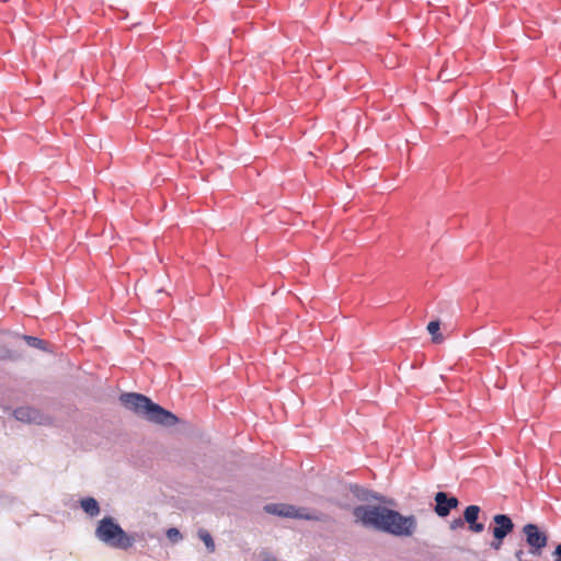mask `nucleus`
<instances>
[{"label":"nucleus","instance_id":"f257e3e1","mask_svg":"<svg viewBox=\"0 0 561 561\" xmlns=\"http://www.w3.org/2000/svg\"><path fill=\"white\" fill-rule=\"evenodd\" d=\"M355 523L366 528L400 538L413 537L417 531L415 515H403L400 512L378 504L358 505L353 510Z\"/></svg>","mask_w":561,"mask_h":561},{"label":"nucleus","instance_id":"f03ea898","mask_svg":"<svg viewBox=\"0 0 561 561\" xmlns=\"http://www.w3.org/2000/svg\"><path fill=\"white\" fill-rule=\"evenodd\" d=\"M119 399L126 409L144 416L149 422L172 426L179 421L173 413L152 402L144 394L134 392L123 393Z\"/></svg>","mask_w":561,"mask_h":561},{"label":"nucleus","instance_id":"7ed1b4c3","mask_svg":"<svg viewBox=\"0 0 561 561\" xmlns=\"http://www.w3.org/2000/svg\"><path fill=\"white\" fill-rule=\"evenodd\" d=\"M95 536L115 549L127 550L135 542V538L128 535L112 517H104L99 522Z\"/></svg>","mask_w":561,"mask_h":561},{"label":"nucleus","instance_id":"20e7f679","mask_svg":"<svg viewBox=\"0 0 561 561\" xmlns=\"http://www.w3.org/2000/svg\"><path fill=\"white\" fill-rule=\"evenodd\" d=\"M265 512L268 514L282 516V517H288V518H296V519H305V520H322L321 514L310 513L304 507H296L295 505L290 504H267L264 507Z\"/></svg>","mask_w":561,"mask_h":561},{"label":"nucleus","instance_id":"39448f33","mask_svg":"<svg viewBox=\"0 0 561 561\" xmlns=\"http://www.w3.org/2000/svg\"><path fill=\"white\" fill-rule=\"evenodd\" d=\"M523 534L525 535L526 542L530 548V553L540 556L542 549L548 543V536L545 531H541L535 524H526L523 527Z\"/></svg>","mask_w":561,"mask_h":561},{"label":"nucleus","instance_id":"423d86ee","mask_svg":"<svg viewBox=\"0 0 561 561\" xmlns=\"http://www.w3.org/2000/svg\"><path fill=\"white\" fill-rule=\"evenodd\" d=\"M435 513L440 516H447L453 508H456L459 504L455 496H448L445 492H437L435 495Z\"/></svg>","mask_w":561,"mask_h":561},{"label":"nucleus","instance_id":"0eeeda50","mask_svg":"<svg viewBox=\"0 0 561 561\" xmlns=\"http://www.w3.org/2000/svg\"><path fill=\"white\" fill-rule=\"evenodd\" d=\"M495 524L493 528V536L495 539H504L514 529L512 519L504 514H497L493 517Z\"/></svg>","mask_w":561,"mask_h":561},{"label":"nucleus","instance_id":"6e6552de","mask_svg":"<svg viewBox=\"0 0 561 561\" xmlns=\"http://www.w3.org/2000/svg\"><path fill=\"white\" fill-rule=\"evenodd\" d=\"M479 513L480 507L478 505H469L463 512V520L469 524V529L477 534L482 533L484 529V525L477 522Z\"/></svg>","mask_w":561,"mask_h":561},{"label":"nucleus","instance_id":"1a4fd4ad","mask_svg":"<svg viewBox=\"0 0 561 561\" xmlns=\"http://www.w3.org/2000/svg\"><path fill=\"white\" fill-rule=\"evenodd\" d=\"M14 416L16 420L25 423H38L43 421V416L36 409L22 407L14 410Z\"/></svg>","mask_w":561,"mask_h":561},{"label":"nucleus","instance_id":"9d476101","mask_svg":"<svg viewBox=\"0 0 561 561\" xmlns=\"http://www.w3.org/2000/svg\"><path fill=\"white\" fill-rule=\"evenodd\" d=\"M82 510L90 516H96L100 513L99 503L93 497H87L81 501Z\"/></svg>","mask_w":561,"mask_h":561},{"label":"nucleus","instance_id":"9b49d317","mask_svg":"<svg viewBox=\"0 0 561 561\" xmlns=\"http://www.w3.org/2000/svg\"><path fill=\"white\" fill-rule=\"evenodd\" d=\"M440 328L439 321H431L427 324V331L432 335V340L434 343H440L443 341L442 334L438 333Z\"/></svg>","mask_w":561,"mask_h":561},{"label":"nucleus","instance_id":"f8f14e48","mask_svg":"<svg viewBox=\"0 0 561 561\" xmlns=\"http://www.w3.org/2000/svg\"><path fill=\"white\" fill-rule=\"evenodd\" d=\"M198 537L199 539L205 543L209 552L215 551V542L210 536V534L205 529L198 530Z\"/></svg>","mask_w":561,"mask_h":561},{"label":"nucleus","instance_id":"ddd939ff","mask_svg":"<svg viewBox=\"0 0 561 561\" xmlns=\"http://www.w3.org/2000/svg\"><path fill=\"white\" fill-rule=\"evenodd\" d=\"M167 537L173 542L182 539V535L178 528H169L167 530Z\"/></svg>","mask_w":561,"mask_h":561},{"label":"nucleus","instance_id":"4468645a","mask_svg":"<svg viewBox=\"0 0 561 561\" xmlns=\"http://www.w3.org/2000/svg\"><path fill=\"white\" fill-rule=\"evenodd\" d=\"M24 339L26 340V342L31 346L38 347V348H43L44 347L45 342L43 340L38 339V337L24 336Z\"/></svg>","mask_w":561,"mask_h":561},{"label":"nucleus","instance_id":"2eb2a0df","mask_svg":"<svg viewBox=\"0 0 561 561\" xmlns=\"http://www.w3.org/2000/svg\"><path fill=\"white\" fill-rule=\"evenodd\" d=\"M463 525H465V520L462 518H456L450 522L449 527H450V529L455 530L457 528L463 527Z\"/></svg>","mask_w":561,"mask_h":561},{"label":"nucleus","instance_id":"dca6fc26","mask_svg":"<svg viewBox=\"0 0 561 561\" xmlns=\"http://www.w3.org/2000/svg\"><path fill=\"white\" fill-rule=\"evenodd\" d=\"M503 540L504 539H495L491 542V547L494 549V550H499L501 547H502V543H503Z\"/></svg>","mask_w":561,"mask_h":561},{"label":"nucleus","instance_id":"f3484780","mask_svg":"<svg viewBox=\"0 0 561 561\" xmlns=\"http://www.w3.org/2000/svg\"><path fill=\"white\" fill-rule=\"evenodd\" d=\"M554 554H556V561H561V543L557 546Z\"/></svg>","mask_w":561,"mask_h":561},{"label":"nucleus","instance_id":"a211bd4d","mask_svg":"<svg viewBox=\"0 0 561 561\" xmlns=\"http://www.w3.org/2000/svg\"><path fill=\"white\" fill-rule=\"evenodd\" d=\"M523 556H524V551L523 550H518L515 552V557L516 559L518 560H522L523 559Z\"/></svg>","mask_w":561,"mask_h":561},{"label":"nucleus","instance_id":"6ab92c4d","mask_svg":"<svg viewBox=\"0 0 561 561\" xmlns=\"http://www.w3.org/2000/svg\"><path fill=\"white\" fill-rule=\"evenodd\" d=\"M265 561H277L274 557H268Z\"/></svg>","mask_w":561,"mask_h":561}]
</instances>
